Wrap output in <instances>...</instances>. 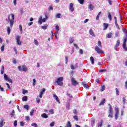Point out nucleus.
Listing matches in <instances>:
<instances>
[{"label":"nucleus","mask_w":127,"mask_h":127,"mask_svg":"<svg viewBox=\"0 0 127 127\" xmlns=\"http://www.w3.org/2000/svg\"><path fill=\"white\" fill-rule=\"evenodd\" d=\"M45 18L42 19V15H40L38 19V23L39 24H42V22H45L49 17L47 14H45Z\"/></svg>","instance_id":"obj_1"},{"label":"nucleus","mask_w":127,"mask_h":127,"mask_svg":"<svg viewBox=\"0 0 127 127\" xmlns=\"http://www.w3.org/2000/svg\"><path fill=\"white\" fill-rule=\"evenodd\" d=\"M64 79V78H63V76L59 77L57 79V80L56 81V82H55L56 86H57V85H59L60 86H63Z\"/></svg>","instance_id":"obj_2"},{"label":"nucleus","mask_w":127,"mask_h":127,"mask_svg":"<svg viewBox=\"0 0 127 127\" xmlns=\"http://www.w3.org/2000/svg\"><path fill=\"white\" fill-rule=\"evenodd\" d=\"M8 19H9L10 21V27H12L13 26V23L14 22V15L13 14H11L9 15Z\"/></svg>","instance_id":"obj_3"},{"label":"nucleus","mask_w":127,"mask_h":127,"mask_svg":"<svg viewBox=\"0 0 127 127\" xmlns=\"http://www.w3.org/2000/svg\"><path fill=\"white\" fill-rule=\"evenodd\" d=\"M108 106L109 107V112H108V117L110 118V119H113V115H114V110H113V108L112 107V105L111 104H108Z\"/></svg>","instance_id":"obj_4"},{"label":"nucleus","mask_w":127,"mask_h":127,"mask_svg":"<svg viewBox=\"0 0 127 127\" xmlns=\"http://www.w3.org/2000/svg\"><path fill=\"white\" fill-rule=\"evenodd\" d=\"M95 50L98 54H102V53H104V52L102 50V49H101L100 47L98 46L95 47Z\"/></svg>","instance_id":"obj_5"},{"label":"nucleus","mask_w":127,"mask_h":127,"mask_svg":"<svg viewBox=\"0 0 127 127\" xmlns=\"http://www.w3.org/2000/svg\"><path fill=\"white\" fill-rule=\"evenodd\" d=\"M119 108L118 107H115V119L118 120L119 118Z\"/></svg>","instance_id":"obj_6"},{"label":"nucleus","mask_w":127,"mask_h":127,"mask_svg":"<svg viewBox=\"0 0 127 127\" xmlns=\"http://www.w3.org/2000/svg\"><path fill=\"white\" fill-rule=\"evenodd\" d=\"M16 40L18 45H21V41H20V37L19 36L16 37Z\"/></svg>","instance_id":"obj_7"},{"label":"nucleus","mask_w":127,"mask_h":127,"mask_svg":"<svg viewBox=\"0 0 127 127\" xmlns=\"http://www.w3.org/2000/svg\"><path fill=\"white\" fill-rule=\"evenodd\" d=\"M71 82H72V84L73 86H77V85L79 84V83H78L75 80V78H71Z\"/></svg>","instance_id":"obj_8"},{"label":"nucleus","mask_w":127,"mask_h":127,"mask_svg":"<svg viewBox=\"0 0 127 127\" xmlns=\"http://www.w3.org/2000/svg\"><path fill=\"white\" fill-rule=\"evenodd\" d=\"M74 4L73 3H69V10L71 12H73L74 11Z\"/></svg>","instance_id":"obj_9"},{"label":"nucleus","mask_w":127,"mask_h":127,"mask_svg":"<svg viewBox=\"0 0 127 127\" xmlns=\"http://www.w3.org/2000/svg\"><path fill=\"white\" fill-rule=\"evenodd\" d=\"M53 98H54L55 99H56V102H57L59 104H60V101L59 100V98H58V96L56 95V94H54L53 95Z\"/></svg>","instance_id":"obj_10"},{"label":"nucleus","mask_w":127,"mask_h":127,"mask_svg":"<svg viewBox=\"0 0 127 127\" xmlns=\"http://www.w3.org/2000/svg\"><path fill=\"white\" fill-rule=\"evenodd\" d=\"M75 68H78V64H76L74 65L73 64H70V68L72 70H74V69H75Z\"/></svg>","instance_id":"obj_11"},{"label":"nucleus","mask_w":127,"mask_h":127,"mask_svg":"<svg viewBox=\"0 0 127 127\" xmlns=\"http://www.w3.org/2000/svg\"><path fill=\"white\" fill-rule=\"evenodd\" d=\"M103 29L104 30H106L108 29V27H109V24L108 23H103Z\"/></svg>","instance_id":"obj_12"},{"label":"nucleus","mask_w":127,"mask_h":127,"mask_svg":"<svg viewBox=\"0 0 127 127\" xmlns=\"http://www.w3.org/2000/svg\"><path fill=\"white\" fill-rule=\"evenodd\" d=\"M3 122H4V120H3V119H1L0 121V127H3V125L5 124V123H3Z\"/></svg>","instance_id":"obj_13"},{"label":"nucleus","mask_w":127,"mask_h":127,"mask_svg":"<svg viewBox=\"0 0 127 127\" xmlns=\"http://www.w3.org/2000/svg\"><path fill=\"white\" fill-rule=\"evenodd\" d=\"M120 40H118L115 47H114L115 50H117V48H118V47H119V46H120Z\"/></svg>","instance_id":"obj_14"},{"label":"nucleus","mask_w":127,"mask_h":127,"mask_svg":"<svg viewBox=\"0 0 127 127\" xmlns=\"http://www.w3.org/2000/svg\"><path fill=\"white\" fill-rule=\"evenodd\" d=\"M106 103V99H103L101 101L100 103L99 104V106H104V104Z\"/></svg>","instance_id":"obj_15"},{"label":"nucleus","mask_w":127,"mask_h":127,"mask_svg":"<svg viewBox=\"0 0 127 127\" xmlns=\"http://www.w3.org/2000/svg\"><path fill=\"white\" fill-rule=\"evenodd\" d=\"M89 34L90 35L94 36V37H95L96 36V35H95V33H94V32H93V30H92V29H90Z\"/></svg>","instance_id":"obj_16"},{"label":"nucleus","mask_w":127,"mask_h":127,"mask_svg":"<svg viewBox=\"0 0 127 127\" xmlns=\"http://www.w3.org/2000/svg\"><path fill=\"white\" fill-rule=\"evenodd\" d=\"M112 36H113V34L112 32H110L107 35V38H112Z\"/></svg>","instance_id":"obj_17"},{"label":"nucleus","mask_w":127,"mask_h":127,"mask_svg":"<svg viewBox=\"0 0 127 127\" xmlns=\"http://www.w3.org/2000/svg\"><path fill=\"white\" fill-rule=\"evenodd\" d=\"M82 85L83 87H84V88H86V89H89V86L88 85V84H86V83L83 82Z\"/></svg>","instance_id":"obj_18"},{"label":"nucleus","mask_w":127,"mask_h":127,"mask_svg":"<svg viewBox=\"0 0 127 127\" xmlns=\"http://www.w3.org/2000/svg\"><path fill=\"white\" fill-rule=\"evenodd\" d=\"M0 72H1V75H2V74H3L4 72V66L3 65L1 66Z\"/></svg>","instance_id":"obj_19"},{"label":"nucleus","mask_w":127,"mask_h":127,"mask_svg":"<svg viewBox=\"0 0 127 127\" xmlns=\"http://www.w3.org/2000/svg\"><path fill=\"white\" fill-rule=\"evenodd\" d=\"M22 71H24V72L27 71V68L24 66H22Z\"/></svg>","instance_id":"obj_20"},{"label":"nucleus","mask_w":127,"mask_h":127,"mask_svg":"<svg viewBox=\"0 0 127 127\" xmlns=\"http://www.w3.org/2000/svg\"><path fill=\"white\" fill-rule=\"evenodd\" d=\"M88 8L90 10H93V9H94V6H93V4H91L89 5Z\"/></svg>","instance_id":"obj_21"},{"label":"nucleus","mask_w":127,"mask_h":127,"mask_svg":"<svg viewBox=\"0 0 127 127\" xmlns=\"http://www.w3.org/2000/svg\"><path fill=\"white\" fill-rule=\"evenodd\" d=\"M108 16L110 21H112V15H111V13H110V12H108Z\"/></svg>","instance_id":"obj_22"},{"label":"nucleus","mask_w":127,"mask_h":127,"mask_svg":"<svg viewBox=\"0 0 127 127\" xmlns=\"http://www.w3.org/2000/svg\"><path fill=\"white\" fill-rule=\"evenodd\" d=\"M72 127V126L71 125V122L70 121H68L66 124V127Z\"/></svg>","instance_id":"obj_23"},{"label":"nucleus","mask_w":127,"mask_h":127,"mask_svg":"<svg viewBox=\"0 0 127 127\" xmlns=\"http://www.w3.org/2000/svg\"><path fill=\"white\" fill-rule=\"evenodd\" d=\"M28 97L27 96H23L22 98L23 102H26L27 101Z\"/></svg>","instance_id":"obj_24"},{"label":"nucleus","mask_w":127,"mask_h":127,"mask_svg":"<svg viewBox=\"0 0 127 127\" xmlns=\"http://www.w3.org/2000/svg\"><path fill=\"white\" fill-rule=\"evenodd\" d=\"M42 118H44V119H47L48 118L47 114H46L45 113L42 114Z\"/></svg>","instance_id":"obj_25"},{"label":"nucleus","mask_w":127,"mask_h":127,"mask_svg":"<svg viewBox=\"0 0 127 127\" xmlns=\"http://www.w3.org/2000/svg\"><path fill=\"white\" fill-rule=\"evenodd\" d=\"M11 30V29H10V27H8L7 28V34L8 35H9V34H10Z\"/></svg>","instance_id":"obj_26"},{"label":"nucleus","mask_w":127,"mask_h":127,"mask_svg":"<svg viewBox=\"0 0 127 127\" xmlns=\"http://www.w3.org/2000/svg\"><path fill=\"white\" fill-rule=\"evenodd\" d=\"M9 78V77H8L6 74H4V79L5 80V81H7Z\"/></svg>","instance_id":"obj_27"},{"label":"nucleus","mask_w":127,"mask_h":127,"mask_svg":"<svg viewBox=\"0 0 127 127\" xmlns=\"http://www.w3.org/2000/svg\"><path fill=\"white\" fill-rule=\"evenodd\" d=\"M101 13H102L101 12H99L98 13V14L97 15L96 18V20H99V18L100 17V16L101 15Z\"/></svg>","instance_id":"obj_28"},{"label":"nucleus","mask_w":127,"mask_h":127,"mask_svg":"<svg viewBox=\"0 0 127 127\" xmlns=\"http://www.w3.org/2000/svg\"><path fill=\"white\" fill-rule=\"evenodd\" d=\"M69 42L70 44H72L73 42H74V40L72 39V38H70L69 40Z\"/></svg>","instance_id":"obj_29"},{"label":"nucleus","mask_w":127,"mask_h":127,"mask_svg":"<svg viewBox=\"0 0 127 127\" xmlns=\"http://www.w3.org/2000/svg\"><path fill=\"white\" fill-rule=\"evenodd\" d=\"M35 110L34 109H32L31 112H30V116H33V114L34 113Z\"/></svg>","instance_id":"obj_30"},{"label":"nucleus","mask_w":127,"mask_h":127,"mask_svg":"<svg viewBox=\"0 0 127 127\" xmlns=\"http://www.w3.org/2000/svg\"><path fill=\"white\" fill-rule=\"evenodd\" d=\"M28 91L27 90H25L24 89L22 91L23 95H25V94H28Z\"/></svg>","instance_id":"obj_31"},{"label":"nucleus","mask_w":127,"mask_h":127,"mask_svg":"<svg viewBox=\"0 0 127 127\" xmlns=\"http://www.w3.org/2000/svg\"><path fill=\"white\" fill-rule=\"evenodd\" d=\"M98 45L99 46V47L102 49V43L100 41H98Z\"/></svg>","instance_id":"obj_32"},{"label":"nucleus","mask_w":127,"mask_h":127,"mask_svg":"<svg viewBox=\"0 0 127 127\" xmlns=\"http://www.w3.org/2000/svg\"><path fill=\"white\" fill-rule=\"evenodd\" d=\"M46 89L45 88H43L42 91L40 92V94H41L42 95H43V94H44V93L46 91Z\"/></svg>","instance_id":"obj_33"},{"label":"nucleus","mask_w":127,"mask_h":127,"mask_svg":"<svg viewBox=\"0 0 127 127\" xmlns=\"http://www.w3.org/2000/svg\"><path fill=\"white\" fill-rule=\"evenodd\" d=\"M123 46L124 49H125V51H127V45H126V44H123Z\"/></svg>","instance_id":"obj_34"},{"label":"nucleus","mask_w":127,"mask_h":127,"mask_svg":"<svg viewBox=\"0 0 127 127\" xmlns=\"http://www.w3.org/2000/svg\"><path fill=\"white\" fill-rule=\"evenodd\" d=\"M1 52H3L4 51V45L3 44L0 48Z\"/></svg>","instance_id":"obj_35"},{"label":"nucleus","mask_w":127,"mask_h":127,"mask_svg":"<svg viewBox=\"0 0 127 127\" xmlns=\"http://www.w3.org/2000/svg\"><path fill=\"white\" fill-rule=\"evenodd\" d=\"M78 2L80 3V4H84V0H78Z\"/></svg>","instance_id":"obj_36"},{"label":"nucleus","mask_w":127,"mask_h":127,"mask_svg":"<svg viewBox=\"0 0 127 127\" xmlns=\"http://www.w3.org/2000/svg\"><path fill=\"white\" fill-rule=\"evenodd\" d=\"M90 61L91 62V64H94V58H93V57H90Z\"/></svg>","instance_id":"obj_37"},{"label":"nucleus","mask_w":127,"mask_h":127,"mask_svg":"<svg viewBox=\"0 0 127 127\" xmlns=\"http://www.w3.org/2000/svg\"><path fill=\"white\" fill-rule=\"evenodd\" d=\"M32 127H38V126H37V124H36V123H32L31 124Z\"/></svg>","instance_id":"obj_38"},{"label":"nucleus","mask_w":127,"mask_h":127,"mask_svg":"<svg viewBox=\"0 0 127 127\" xmlns=\"http://www.w3.org/2000/svg\"><path fill=\"white\" fill-rule=\"evenodd\" d=\"M103 126V120H101L100 123L98 124V127H101Z\"/></svg>","instance_id":"obj_39"},{"label":"nucleus","mask_w":127,"mask_h":127,"mask_svg":"<svg viewBox=\"0 0 127 127\" xmlns=\"http://www.w3.org/2000/svg\"><path fill=\"white\" fill-rule=\"evenodd\" d=\"M115 91L116 92V95H117V96H119L120 95L119 93V89H118V88H116Z\"/></svg>","instance_id":"obj_40"},{"label":"nucleus","mask_w":127,"mask_h":127,"mask_svg":"<svg viewBox=\"0 0 127 127\" xmlns=\"http://www.w3.org/2000/svg\"><path fill=\"white\" fill-rule=\"evenodd\" d=\"M13 125H14V127H17V121H15L14 122Z\"/></svg>","instance_id":"obj_41"},{"label":"nucleus","mask_w":127,"mask_h":127,"mask_svg":"<svg viewBox=\"0 0 127 127\" xmlns=\"http://www.w3.org/2000/svg\"><path fill=\"white\" fill-rule=\"evenodd\" d=\"M19 29L21 33L22 34V26L21 25H19Z\"/></svg>","instance_id":"obj_42"},{"label":"nucleus","mask_w":127,"mask_h":127,"mask_svg":"<svg viewBox=\"0 0 127 127\" xmlns=\"http://www.w3.org/2000/svg\"><path fill=\"white\" fill-rule=\"evenodd\" d=\"M47 26H48V25L42 26V29H44V30H45L46 29H47Z\"/></svg>","instance_id":"obj_43"},{"label":"nucleus","mask_w":127,"mask_h":127,"mask_svg":"<svg viewBox=\"0 0 127 127\" xmlns=\"http://www.w3.org/2000/svg\"><path fill=\"white\" fill-rule=\"evenodd\" d=\"M105 85H102L101 86V91L103 92V91H105Z\"/></svg>","instance_id":"obj_44"},{"label":"nucleus","mask_w":127,"mask_h":127,"mask_svg":"<svg viewBox=\"0 0 127 127\" xmlns=\"http://www.w3.org/2000/svg\"><path fill=\"white\" fill-rule=\"evenodd\" d=\"M29 107L27 105H25L24 106V109H26V110H28Z\"/></svg>","instance_id":"obj_45"},{"label":"nucleus","mask_w":127,"mask_h":127,"mask_svg":"<svg viewBox=\"0 0 127 127\" xmlns=\"http://www.w3.org/2000/svg\"><path fill=\"white\" fill-rule=\"evenodd\" d=\"M49 112L51 113L52 115L54 114V110L53 109H51L49 110Z\"/></svg>","instance_id":"obj_46"},{"label":"nucleus","mask_w":127,"mask_h":127,"mask_svg":"<svg viewBox=\"0 0 127 127\" xmlns=\"http://www.w3.org/2000/svg\"><path fill=\"white\" fill-rule=\"evenodd\" d=\"M14 116V110H12V113H11V118L13 117Z\"/></svg>","instance_id":"obj_47"},{"label":"nucleus","mask_w":127,"mask_h":127,"mask_svg":"<svg viewBox=\"0 0 127 127\" xmlns=\"http://www.w3.org/2000/svg\"><path fill=\"white\" fill-rule=\"evenodd\" d=\"M13 50H14V52H15V54H17V50H16V48L14 47V48H13Z\"/></svg>","instance_id":"obj_48"},{"label":"nucleus","mask_w":127,"mask_h":127,"mask_svg":"<svg viewBox=\"0 0 127 127\" xmlns=\"http://www.w3.org/2000/svg\"><path fill=\"white\" fill-rule=\"evenodd\" d=\"M56 17L57 18H60L61 17V14L58 13L57 14Z\"/></svg>","instance_id":"obj_49"},{"label":"nucleus","mask_w":127,"mask_h":127,"mask_svg":"<svg viewBox=\"0 0 127 127\" xmlns=\"http://www.w3.org/2000/svg\"><path fill=\"white\" fill-rule=\"evenodd\" d=\"M35 83H36V80L35 79H33V86H35Z\"/></svg>","instance_id":"obj_50"},{"label":"nucleus","mask_w":127,"mask_h":127,"mask_svg":"<svg viewBox=\"0 0 127 127\" xmlns=\"http://www.w3.org/2000/svg\"><path fill=\"white\" fill-rule=\"evenodd\" d=\"M115 25L117 28H118V29H120V26H119V24H118V22L115 23Z\"/></svg>","instance_id":"obj_51"},{"label":"nucleus","mask_w":127,"mask_h":127,"mask_svg":"<svg viewBox=\"0 0 127 127\" xmlns=\"http://www.w3.org/2000/svg\"><path fill=\"white\" fill-rule=\"evenodd\" d=\"M18 69L19 71H22V66H19L18 67Z\"/></svg>","instance_id":"obj_52"},{"label":"nucleus","mask_w":127,"mask_h":127,"mask_svg":"<svg viewBox=\"0 0 127 127\" xmlns=\"http://www.w3.org/2000/svg\"><path fill=\"white\" fill-rule=\"evenodd\" d=\"M56 29L57 31H59V29H60L59 26L58 25L56 26Z\"/></svg>","instance_id":"obj_53"},{"label":"nucleus","mask_w":127,"mask_h":127,"mask_svg":"<svg viewBox=\"0 0 127 127\" xmlns=\"http://www.w3.org/2000/svg\"><path fill=\"white\" fill-rule=\"evenodd\" d=\"M55 125V122H52L50 124V127H53Z\"/></svg>","instance_id":"obj_54"},{"label":"nucleus","mask_w":127,"mask_h":127,"mask_svg":"<svg viewBox=\"0 0 127 127\" xmlns=\"http://www.w3.org/2000/svg\"><path fill=\"white\" fill-rule=\"evenodd\" d=\"M73 119L75 120V121H78V116H75L73 117Z\"/></svg>","instance_id":"obj_55"},{"label":"nucleus","mask_w":127,"mask_h":127,"mask_svg":"<svg viewBox=\"0 0 127 127\" xmlns=\"http://www.w3.org/2000/svg\"><path fill=\"white\" fill-rule=\"evenodd\" d=\"M20 125L21 127H24V123L22 122H20Z\"/></svg>","instance_id":"obj_56"},{"label":"nucleus","mask_w":127,"mask_h":127,"mask_svg":"<svg viewBox=\"0 0 127 127\" xmlns=\"http://www.w3.org/2000/svg\"><path fill=\"white\" fill-rule=\"evenodd\" d=\"M7 81H8L9 83H12V79H10V78H9Z\"/></svg>","instance_id":"obj_57"},{"label":"nucleus","mask_w":127,"mask_h":127,"mask_svg":"<svg viewBox=\"0 0 127 127\" xmlns=\"http://www.w3.org/2000/svg\"><path fill=\"white\" fill-rule=\"evenodd\" d=\"M99 72H107V69H100Z\"/></svg>","instance_id":"obj_58"},{"label":"nucleus","mask_w":127,"mask_h":127,"mask_svg":"<svg viewBox=\"0 0 127 127\" xmlns=\"http://www.w3.org/2000/svg\"><path fill=\"white\" fill-rule=\"evenodd\" d=\"M35 44L37 46H38V41H37V40H35Z\"/></svg>","instance_id":"obj_59"},{"label":"nucleus","mask_w":127,"mask_h":127,"mask_svg":"<svg viewBox=\"0 0 127 127\" xmlns=\"http://www.w3.org/2000/svg\"><path fill=\"white\" fill-rule=\"evenodd\" d=\"M123 31H124V32H125V33H126V35H127V30L126 29H124L123 30Z\"/></svg>","instance_id":"obj_60"},{"label":"nucleus","mask_w":127,"mask_h":127,"mask_svg":"<svg viewBox=\"0 0 127 127\" xmlns=\"http://www.w3.org/2000/svg\"><path fill=\"white\" fill-rule=\"evenodd\" d=\"M79 53L80 54H83V50H82V49H80L79 50Z\"/></svg>","instance_id":"obj_61"},{"label":"nucleus","mask_w":127,"mask_h":127,"mask_svg":"<svg viewBox=\"0 0 127 127\" xmlns=\"http://www.w3.org/2000/svg\"><path fill=\"white\" fill-rule=\"evenodd\" d=\"M67 96H68V97H69V98H73V96H72V95H71L69 93H67Z\"/></svg>","instance_id":"obj_62"},{"label":"nucleus","mask_w":127,"mask_h":127,"mask_svg":"<svg viewBox=\"0 0 127 127\" xmlns=\"http://www.w3.org/2000/svg\"><path fill=\"white\" fill-rule=\"evenodd\" d=\"M108 0V2H109V4L110 5H112V0Z\"/></svg>","instance_id":"obj_63"},{"label":"nucleus","mask_w":127,"mask_h":127,"mask_svg":"<svg viewBox=\"0 0 127 127\" xmlns=\"http://www.w3.org/2000/svg\"><path fill=\"white\" fill-rule=\"evenodd\" d=\"M16 0H13L14 5H16Z\"/></svg>","instance_id":"obj_64"}]
</instances>
